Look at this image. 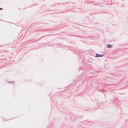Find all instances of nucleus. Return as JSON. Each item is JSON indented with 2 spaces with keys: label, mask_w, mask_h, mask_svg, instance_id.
<instances>
[{
  "label": "nucleus",
  "mask_w": 128,
  "mask_h": 128,
  "mask_svg": "<svg viewBox=\"0 0 128 128\" xmlns=\"http://www.w3.org/2000/svg\"><path fill=\"white\" fill-rule=\"evenodd\" d=\"M8 82V83H12V84H14V82L13 81H11V82Z\"/></svg>",
  "instance_id": "5"
},
{
  "label": "nucleus",
  "mask_w": 128,
  "mask_h": 128,
  "mask_svg": "<svg viewBox=\"0 0 128 128\" xmlns=\"http://www.w3.org/2000/svg\"><path fill=\"white\" fill-rule=\"evenodd\" d=\"M72 36H73L78 38H79L80 36L78 35H72Z\"/></svg>",
  "instance_id": "3"
},
{
  "label": "nucleus",
  "mask_w": 128,
  "mask_h": 128,
  "mask_svg": "<svg viewBox=\"0 0 128 128\" xmlns=\"http://www.w3.org/2000/svg\"><path fill=\"white\" fill-rule=\"evenodd\" d=\"M60 4L59 3H57V4L58 5H59Z\"/></svg>",
  "instance_id": "7"
},
{
  "label": "nucleus",
  "mask_w": 128,
  "mask_h": 128,
  "mask_svg": "<svg viewBox=\"0 0 128 128\" xmlns=\"http://www.w3.org/2000/svg\"><path fill=\"white\" fill-rule=\"evenodd\" d=\"M112 45L110 44H108L107 46V47L108 48H110L112 47Z\"/></svg>",
  "instance_id": "2"
},
{
  "label": "nucleus",
  "mask_w": 128,
  "mask_h": 128,
  "mask_svg": "<svg viewBox=\"0 0 128 128\" xmlns=\"http://www.w3.org/2000/svg\"><path fill=\"white\" fill-rule=\"evenodd\" d=\"M3 8H0V10H2Z\"/></svg>",
  "instance_id": "6"
},
{
  "label": "nucleus",
  "mask_w": 128,
  "mask_h": 128,
  "mask_svg": "<svg viewBox=\"0 0 128 128\" xmlns=\"http://www.w3.org/2000/svg\"><path fill=\"white\" fill-rule=\"evenodd\" d=\"M45 36H43L42 37H41L40 38V39H38V40H36L37 41H38V40H40L43 37H44Z\"/></svg>",
  "instance_id": "4"
},
{
  "label": "nucleus",
  "mask_w": 128,
  "mask_h": 128,
  "mask_svg": "<svg viewBox=\"0 0 128 128\" xmlns=\"http://www.w3.org/2000/svg\"><path fill=\"white\" fill-rule=\"evenodd\" d=\"M96 57H102L104 55V54H96Z\"/></svg>",
  "instance_id": "1"
}]
</instances>
